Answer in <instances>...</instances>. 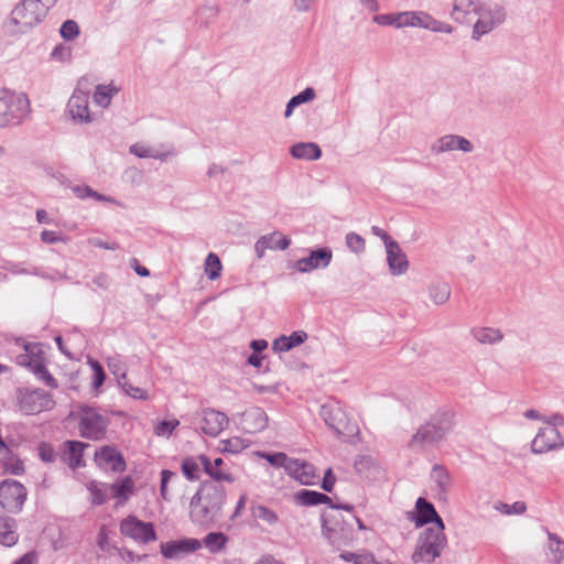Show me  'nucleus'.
Instances as JSON below:
<instances>
[{"label": "nucleus", "instance_id": "nucleus-1", "mask_svg": "<svg viewBox=\"0 0 564 564\" xmlns=\"http://www.w3.org/2000/svg\"><path fill=\"white\" fill-rule=\"evenodd\" d=\"M226 489L210 480L202 481L189 502L191 520L202 527H212L221 517L226 502Z\"/></svg>", "mask_w": 564, "mask_h": 564}, {"label": "nucleus", "instance_id": "nucleus-2", "mask_svg": "<svg viewBox=\"0 0 564 564\" xmlns=\"http://www.w3.org/2000/svg\"><path fill=\"white\" fill-rule=\"evenodd\" d=\"M455 413L449 408H440L412 435L409 447L434 446L442 442L454 427Z\"/></svg>", "mask_w": 564, "mask_h": 564}, {"label": "nucleus", "instance_id": "nucleus-3", "mask_svg": "<svg viewBox=\"0 0 564 564\" xmlns=\"http://www.w3.org/2000/svg\"><path fill=\"white\" fill-rule=\"evenodd\" d=\"M445 523L425 528L419 535L415 550L411 556L414 564L420 562L431 564L441 556L447 545Z\"/></svg>", "mask_w": 564, "mask_h": 564}, {"label": "nucleus", "instance_id": "nucleus-4", "mask_svg": "<svg viewBox=\"0 0 564 564\" xmlns=\"http://www.w3.org/2000/svg\"><path fill=\"white\" fill-rule=\"evenodd\" d=\"M68 419H78L79 435L90 441H102L110 423L107 416L85 403L77 405V412H69Z\"/></svg>", "mask_w": 564, "mask_h": 564}, {"label": "nucleus", "instance_id": "nucleus-5", "mask_svg": "<svg viewBox=\"0 0 564 564\" xmlns=\"http://www.w3.org/2000/svg\"><path fill=\"white\" fill-rule=\"evenodd\" d=\"M319 415L337 437L345 442L358 436L360 431L357 422L349 417L338 401L332 400L321 406Z\"/></svg>", "mask_w": 564, "mask_h": 564}, {"label": "nucleus", "instance_id": "nucleus-6", "mask_svg": "<svg viewBox=\"0 0 564 564\" xmlns=\"http://www.w3.org/2000/svg\"><path fill=\"white\" fill-rule=\"evenodd\" d=\"M321 522L324 535L338 549L349 545L356 539L352 523L346 521L339 511H324L321 514Z\"/></svg>", "mask_w": 564, "mask_h": 564}, {"label": "nucleus", "instance_id": "nucleus-7", "mask_svg": "<svg viewBox=\"0 0 564 564\" xmlns=\"http://www.w3.org/2000/svg\"><path fill=\"white\" fill-rule=\"evenodd\" d=\"M48 9L40 0H22L10 14L12 32L24 33L43 21Z\"/></svg>", "mask_w": 564, "mask_h": 564}, {"label": "nucleus", "instance_id": "nucleus-8", "mask_svg": "<svg viewBox=\"0 0 564 564\" xmlns=\"http://www.w3.org/2000/svg\"><path fill=\"white\" fill-rule=\"evenodd\" d=\"M15 404L25 415L52 410L55 401L52 394L41 388L19 387L15 389Z\"/></svg>", "mask_w": 564, "mask_h": 564}, {"label": "nucleus", "instance_id": "nucleus-9", "mask_svg": "<svg viewBox=\"0 0 564 564\" xmlns=\"http://www.w3.org/2000/svg\"><path fill=\"white\" fill-rule=\"evenodd\" d=\"M29 112L30 101L25 95L0 91V127L19 124Z\"/></svg>", "mask_w": 564, "mask_h": 564}, {"label": "nucleus", "instance_id": "nucleus-10", "mask_svg": "<svg viewBox=\"0 0 564 564\" xmlns=\"http://www.w3.org/2000/svg\"><path fill=\"white\" fill-rule=\"evenodd\" d=\"M26 497L28 490L20 481L11 478L0 481V507L7 512L20 513Z\"/></svg>", "mask_w": 564, "mask_h": 564}, {"label": "nucleus", "instance_id": "nucleus-11", "mask_svg": "<svg viewBox=\"0 0 564 564\" xmlns=\"http://www.w3.org/2000/svg\"><path fill=\"white\" fill-rule=\"evenodd\" d=\"M89 93L88 79L80 78L67 104L72 119L79 123L93 121V115L89 110Z\"/></svg>", "mask_w": 564, "mask_h": 564}, {"label": "nucleus", "instance_id": "nucleus-12", "mask_svg": "<svg viewBox=\"0 0 564 564\" xmlns=\"http://www.w3.org/2000/svg\"><path fill=\"white\" fill-rule=\"evenodd\" d=\"M120 533L138 543L148 544L158 540L153 522L140 520L134 514H129L120 521Z\"/></svg>", "mask_w": 564, "mask_h": 564}, {"label": "nucleus", "instance_id": "nucleus-13", "mask_svg": "<svg viewBox=\"0 0 564 564\" xmlns=\"http://www.w3.org/2000/svg\"><path fill=\"white\" fill-rule=\"evenodd\" d=\"M477 21L474 23L471 37L479 41L481 36L488 34L494 29L503 23L506 13L502 8L496 6L495 8L481 7L477 11Z\"/></svg>", "mask_w": 564, "mask_h": 564}, {"label": "nucleus", "instance_id": "nucleus-14", "mask_svg": "<svg viewBox=\"0 0 564 564\" xmlns=\"http://www.w3.org/2000/svg\"><path fill=\"white\" fill-rule=\"evenodd\" d=\"M294 501L296 505L305 507L327 505L330 510H345L350 513H352L355 510L354 505L334 502L333 499L326 494L310 489H301L300 491L295 492Z\"/></svg>", "mask_w": 564, "mask_h": 564}, {"label": "nucleus", "instance_id": "nucleus-15", "mask_svg": "<svg viewBox=\"0 0 564 564\" xmlns=\"http://www.w3.org/2000/svg\"><path fill=\"white\" fill-rule=\"evenodd\" d=\"M406 518L414 522L416 528H423L427 524L435 525L444 523L434 505L424 497L416 499L414 511H409Z\"/></svg>", "mask_w": 564, "mask_h": 564}, {"label": "nucleus", "instance_id": "nucleus-16", "mask_svg": "<svg viewBox=\"0 0 564 564\" xmlns=\"http://www.w3.org/2000/svg\"><path fill=\"white\" fill-rule=\"evenodd\" d=\"M563 447V436L554 426L541 427L531 443V451L534 454H544Z\"/></svg>", "mask_w": 564, "mask_h": 564}, {"label": "nucleus", "instance_id": "nucleus-17", "mask_svg": "<svg viewBox=\"0 0 564 564\" xmlns=\"http://www.w3.org/2000/svg\"><path fill=\"white\" fill-rule=\"evenodd\" d=\"M333 259V251L329 247H321L310 251L307 257L301 258L295 263V269L306 273L317 269H325Z\"/></svg>", "mask_w": 564, "mask_h": 564}, {"label": "nucleus", "instance_id": "nucleus-18", "mask_svg": "<svg viewBox=\"0 0 564 564\" xmlns=\"http://www.w3.org/2000/svg\"><path fill=\"white\" fill-rule=\"evenodd\" d=\"M200 546L202 542L199 540L194 538H183L161 543L160 549L163 557L172 560L193 553L200 549Z\"/></svg>", "mask_w": 564, "mask_h": 564}, {"label": "nucleus", "instance_id": "nucleus-19", "mask_svg": "<svg viewBox=\"0 0 564 564\" xmlns=\"http://www.w3.org/2000/svg\"><path fill=\"white\" fill-rule=\"evenodd\" d=\"M94 459L100 468L109 465L113 473H122L127 468L124 456L112 445H104L97 449Z\"/></svg>", "mask_w": 564, "mask_h": 564}, {"label": "nucleus", "instance_id": "nucleus-20", "mask_svg": "<svg viewBox=\"0 0 564 564\" xmlns=\"http://www.w3.org/2000/svg\"><path fill=\"white\" fill-rule=\"evenodd\" d=\"M202 415L200 429L208 436L216 437L229 423L227 414L215 409L206 408L202 411Z\"/></svg>", "mask_w": 564, "mask_h": 564}, {"label": "nucleus", "instance_id": "nucleus-21", "mask_svg": "<svg viewBox=\"0 0 564 564\" xmlns=\"http://www.w3.org/2000/svg\"><path fill=\"white\" fill-rule=\"evenodd\" d=\"M64 459L67 462L72 469H77L85 466L84 451L89 447L88 443L75 440H68L63 443Z\"/></svg>", "mask_w": 564, "mask_h": 564}, {"label": "nucleus", "instance_id": "nucleus-22", "mask_svg": "<svg viewBox=\"0 0 564 564\" xmlns=\"http://www.w3.org/2000/svg\"><path fill=\"white\" fill-rule=\"evenodd\" d=\"M245 430L249 433L261 432L268 426V415L260 406H254L243 413Z\"/></svg>", "mask_w": 564, "mask_h": 564}, {"label": "nucleus", "instance_id": "nucleus-23", "mask_svg": "<svg viewBox=\"0 0 564 564\" xmlns=\"http://www.w3.org/2000/svg\"><path fill=\"white\" fill-rule=\"evenodd\" d=\"M249 509L257 525L262 522L270 527H274L280 521L279 514L273 509L256 500L250 501Z\"/></svg>", "mask_w": 564, "mask_h": 564}, {"label": "nucleus", "instance_id": "nucleus-24", "mask_svg": "<svg viewBox=\"0 0 564 564\" xmlns=\"http://www.w3.org/2000/svg\"><path fill=\"white\" fill-rule=\"evenodd\" d=\"M197 459L203 465L204 471L215 481H228L232 482L235 480L234 476L229 473H224L219 469V467L224 464L223 458L218 457L214 460V463L210 462V459L204 455L200 454L197 456Z\"/></svg>", "mask_w": 564, "mask_h": 564}, {"label": "nucleus", "instance_id": "nucleus-25", "mask_svg": "<svg viewBox=\"0 0 564 564\" xmlns=\"http://www.w3.org/2000/svg\"><path fill=\"white\" fill-rule=\"evenodd\" d=\"M431 477L436 484L437 487V498L438 500H447V492L452 486V477L446 467L440 464H435L432 468Z\"/></svg>", "mask_w": 564, "mask_h": 564}, {"label": "nucleus", "instance_id": "nucleus-26", "mask_svg": "<svg viewBox=\"0 0 564 564\" xmlns=\"http://www.w3.org/2000/svg\"><path fill=\"white\" fill-rule=\"evenodd\" d=\"M307 339V333L304 330H294L291 335H281L275 338L272 344V349L279 352H285L294 347H297L305 343Z\"/></svg>", "mask_w": 564, "mask_h": 564}, {"label": "nucleus", "instance_id": "nucleus-27", "mask_svg": "<svg viewBox=\"0 0 564 564\" xmlns=\"http://www.w3.org/2000/svg\"><path fill=\"white\" fill-rule=\"evenodd\" d=\"M481 7L473 0H454L452 17L459 23L470 22L469 15H476Z\"/></svg>", "mask_w": 564, "mask_h": 564}, {"label": "nucleus", "instance_id": "nucleus-28", "mask_svg": "<svg viewBox=\"0 0 564 564\" xmlns=\"http://www.w3.org/2000/svg\"><path fill=\"white\" fill-rule=\"evenodd\" d=\"M19 540L15 519L0 513V544L13 546Z\"/></svg>", "mask_w": 564, "mask_h": 564}, {"label": "nucleus", "instance_id": "nucleus-29", "mask_svg": "<svg viewBox=\"0 0 564 564\" xmlns=\"http://www.w3.org/2000/svg\"><path fill=\"white\" fill-rule=\"evenodd\" d=\"M397 248H392L387 250V262L389 265V270L393 275H400L408 271L409 261L406 254L402 251L400 245L397 242Z\"/></svg>", "mask_w": 564, "mask_h": 564}, {"label": "nucleus", "instance_id": "nucleus-30", "mask_svg": "<svg viewBox=\"0 0 564 564\" xmlns=\"http://www.w3.org/2000/svg\"><path fill=\"white\" fill-rule=\"evenodd\" d=\"M290 153L294 159L315 161L322 156L318 143H293Z\"/></svg>", "mask_w": 564, "mask_h": 564}, {"label": "nucleus", "instance_id": "nucleus-31", "mask_svg": "<svg viewBox=\"0 0 564 564\" xmlns=\"http://www.w3.org/2000/svg\"><path fill=\"white\" fill-rule=\"evenodd\" d=\"M131 154L137 155L138 158H152L158 159L160 161H166L167 158L174 154L173 151H162L149 147L147 143H132L129 149Z\"/></svg>", "mask_w": 564, "mask_h": 564}, {"label": "nucleus", "instance_id": "nucleus-32", "mask_svg": "<svg viewBox=\"0 0 564 564\" xmlns=\"http://www.w3.org/2000/svg\"><path fill=\"white\" fill-rule=\"evenodd\" d=\"M120 91L113 83L107 85H97L93 95L94 102L101 107L107 108L111 104L112 98Z\"/></svg>", "mask_w": 564, "mask_h": 564}, {"label": "nucleus", "instance_id": "nucleus-33", "mask_svg": "<svg viewBox=\"0 0 564 564\" xmlns=\"http://www.w3.org/2000/svg\"><path fill=\"white\" fill-rule=\"evenodd\" d=\"M112 496L118 499L119 503L126 502L133 492L134 484L131 476H124L118 482L108 486Z\"/></svg>", "mask_w": 564, "mask_h": 564}, {"label": "nucleus", "instance_id": "nucleus-34", "mask_svg": "<svg viewBox=\"0 0 564 564\" xmlns=\"http://www.w3.org/2000/svg\"><path fill=\"white\" fill-rule=\"evenodd\" d=\"M471 334L475 339L481 344L492 345L499 343L503 338V334L500 329L490 327L474 328Z\"/></svg>", "mask_w": 564, "mask_h": 564}, {"label": "nucleus", "instance_id": "nucleus-35", "mask_svg": "<svg viewBox=\"0 0 564 564\" xmlns=\"http://www.w3.org/2000/svg\"><path fill=\"white\" fill-rule=\"evenodd\" d=\"M107 489H109L107 484L97 480H91L87 484V490L91 495L90 502L93 506H102L106 503L108 499Z\"/></svg>", "mask_w": 564, "mask_h": 564}, {"label": "nucleus", "instance_id": "nucleus-36", "mask_svg": "<svg viewBox=\"0 0 564 564\" xmlns=\"http://www.w3.org/2000/svg\"><path fill=\"white\" fill-rule=\"evenodd\" d=\"M248 447V442L239 436H232L219 442L218 449L223 454H238Z\"/></svg>", "mask_w": 564, "mask_h": 564}, {"label": "nucleus", "instance_id": "nucleus-37", "mask_svg": "<svg viewBox=\"0 0 564 564\" xmlns=\"http://www.w3.org/2000/svg\"><path fill=\"white\" fill-rule=\"evenodd\" d=\"M315 90L312 87L305 88L300 94L293 96L286 104L284 116L288 118L292 115L295 107L312 101L315 98Z\"/></svg>", "mask_w": 564, "mask_h": 564}, {"label": "nucleus", "instance_id": "nucleus-38", "mask_svg": "<svg viewBox=\"0 0 564 564\" xmlns=\"http://www.w3.org/2000/svg\"><path fill=\"white\" fill-rule=\"evenodd\" d=\"M223 271V264L219 257L209 252L205 259V273L207 278L212 281H215L220 278Z\"/></svg>", "mask_w": 564, "mask_h": 564}, {"label": "nucleus", "instance_id": "nucleus-39", "mask_svg": "<svg viewBox=\"0 0 564 564\" xmlns=\"http://www.w3.org/2000/svg\"><path fill=\"white\" fill-rule=\"evenodd\" d=\"M88 364L90 365L93 370L91 389L97 395L99 393V389L106 381L107 375L105 372L102 365L98 360L94 358H88Z\"/></svg>", "mask_w": 564, "mask_h": 564}, {"label": "nucleus", "instance_id": "nucleus-40", "mask_svg": "<svg viewBox=\"0 0 564 564\" xmlns=\"http://www.w3.org/2000/svg\"><path fill=\"white\" fill-rule=\"evenodd\" d=\"M197 460L193 456H187L182 460L181 470L189 481L198 480L200 477V468Z\"/></svg>", "mask_w": 564, "mask_h": 564}, {"label": "nucleus", "instance_id": "nucleus-41", "mask_svg": "<svg viewBox=\"0 0 564 564\" xmlns=\"http://www.w3.org/2000/svg\"><path fill=\"white\" fill-rule=\"evenodd\" d=\"M430 297L436 305L446 303L451 297V288L446 282L435 283L430 286Z\"/></svg>", "mask_w": 564, "mask_h": 564}, {"label": "nucleus", "instance_id": "nucleus-42", "mask_svg": "<svg viewBox=\"0 0 564 564\" xmlns=\"http://www.w3.org/2000/svg\"><path fill=\"white\" fill-rule=\"evenodd\" d=\"M228 538L223 532H209L204 539V545L212 552L217 553L225 547Z\"/></svg>", "mask_w": 564, "mask_h": 564}, {"label": "nucleus", "instance_id": "nucleus-43", "mask_svg": "<svg viewBox=\"0 0 564 564\" xmlns=\"http://www.w3.org/2000/svg\"><path fill=\"white\" fill-rule=\"evenodd\" d=\"M550 540L549 550L553 555V562L561 564L564 562V540H562L556 533L547 532Z\"/></svg>", "mask_w": 564, "mask_h": 564}, {"label": "nucleus", "instance_id": "nucleus-44", "mask_svg": "<svg viewBox=\"0 0 564 564\" xmlns=\"http://www.w3.org/2000/svg\"><path fill=\"white\" fill-rule=\"evenodd\" d=\"M339 557L345 562H352L354 564H373L376 560L375 555L370 552H365L361 554L341 552Z\"/></svg>", "mask_w": 564, "mask_h": 564}, {"label": "nucleus", "instance_id": "nucleus-45", "mask_svg": "<svg viewBox=\"0 0 564 564\" xmlns=\"http://www.w3.org/2000/svg\"><path fill=\"white\" fill-rule=\"evenodd\" d=\"M316 477L317 476L315 474L314 465L303 460V465L302 468L300 469L297 481L305 486H312L315 485Z\"/></svg>", "mask_w": 564, "mask_h": 564}, {"label": "nucleus", "instance_id": "nucleus-46", "mask_svg": "<svg viewBox=\"0 0 564 564\" xmlns=\"http://www.w3.org/2000/svg\"><path fill=\"white\" fill-rule=\"evenodd\" d=\"M345 240H346V246H347V248H348L351 252H354V253H357V254H358V253H361V252H364V251H365V248H366V241H365V239H364L360 235H358V234H356V232H352V231H351V232H348V234L346 235Z\"/></svg>", "mask_w": 564, "mask_h": 564}, {"label": "nucleus", "instance_id": "nucleus-47", "mask_svg": "<svg viewBox=\"0 0 564 564\" xmlns=\"http://www.w3.org/2000/svg\"><path fill=\"white\" fill-rule=\"evenodd\" d=\"M453 150L471 152L474 150V143H441L440 145L433 144L431 148V151L436 154Z\"/></svg>", "mask_w": 564, "mask_h": 564}, {"label": "nucleus", "instance_id": "nucleus-48", "mask_svg": "<svg viewBox=\"0 0 564 564\" xmlns=\"http://www.w3.org/2000/svg\"><path fill=\"white\" fill-rule=\"evenodd\" d=\"M178 420H162L160 421L155 427L154 433L158 436H171L173 431L178 426Z\"/></svg>", "mask_w": 564, "mask_h": 564}, {"label": "nucleus", "instance_id": "nucleus-49", "mask_svg": "<svg viewBox=\"0 0 564 564\" xmlns=\"http://www.w3.org/2000/svg\"><path fill=\"white\" fill-rule=\"evenodd\" d=\"M119 386L123 389V391L131 398L137 400H148L149 394L144 389L139 387H133L131 383L124 381L122 382L120 379L118 380Z\"/></svg>", "mask_w": 564, "mask_h": 564}, {"label": "nucleus", "instance_id": "nucleus-50", "mask_svg": "<svg viewBox=\"0 0 564 564\" xmlns=\"http://www.w3.org/2000/svg\"><path fill=\"white\" fill-rule=\"evenodd\" d=\"M59 33L64 40L72 41L79 34V26L74 20H66L62 24Z\"/></svg>", "mask_w": 564, "mask_h": 564}, {"label": "nucleus", "instance_id": "nucleus-51", "mask_svg": "<svg viewBox=\"0 0 564 564\" xmlns=\"http://www.w3.org/2000/svg\"><path fill=\"white\" fill-rule=\"evenodd\" d=\"M412 26H420L430 30L432 17L429 13L422 11H411Z\"/></svg>", "mask_w": 564, "mask_h": 564}, {"label": "nucleus", "instance_id": "nucleus-52", "mask_svg": "<svg viewBox=\"0 0 564 564\" xmlns=\"http://www.w3.org/2000/svg\"><path fill=\"white\" fill-rule=\"evenodd\" d=\"M497 509L506 514H522L527 510V505L523 501H516L512 505L500 503Z\"/></svg>", "mask_w": 564, "mask_h": 564}, {"label": "nucleus", "instance_id": "nucleus-53", "mask_svg": "<svg viewBox=\"0 0 564 564\" xmlns=\"http://www.w3.org/2000/svg\"><path fill=\"white\" fill-rule=\"evenodd\" d=\"M371 232L383 241L386 249H390V251H392V248H397V241L392 239L391 236L384 229L378 226H372Z\"/></svg>", "mask_w": 564, "mask_h": 564}, {"label": "nucleus", "instance_id": "nucleus-54", "mask_svg": "<svg viewBox=\"0 0 564 564\" xmlns=\"http://www.w3.org/2000/svg\"><path fill=\"white\" fill-rule=\"evenodd\" d=\"M39 455L40 458L45 463H53L56 458V453L54 447L45 442H42L39 445Z\"/></svg>", "mask_w": 564, "mask_h": 564}, {"label": "nucleus", "instance_id": "nucleus-55", "mask_svg": "<svg viewBox=\"0 0 564 564\" xmlns=\"http://www.w3.org/2000/svg\"><path fill=\"white\" fill-rule=\"evenodd\" d=\"M303 460L297 458L289 457L288 462L285 463L283 469L288 475H290L292 478L297 480L300 469L302 468Z\"/></svg>", "mask_w": 564, "mask_h": 564}, {"label": "nucleus", "instance_id": "nucleus-56", "mask_svg": "<svg viewBox=\"0 0 564 564\" xmlns=\"http://www.w3.org/2000/svg\"><path fill=\"white\" fill-rule=\"evenodd\" d=\"M272 238H276V232L264 235L256 242L254 250L258 258H262L268 247H271L269 243H271L270 240H272Z\"/></svg>", "mask_w": 564, "mask_h": 564}, {"label": "nucleus", "instance_id": "nucleus-57", "mask_svg": "<svg viewBox=\"0 0 564 564\" xmlns=\"http://www.w3.org/2000/svg\"><path fill=\"white\" fill-rule=\"evenodd\" d=\"M267 460L271 466L276 468H283L285 463L288 462L289 456L285 453H270L265 455Z\"/></svg>", "mask_w": 564, "mask_h": 564}, {"label": "nucleus", "instance_id": "nucleus-58", "mask_svg": "<svg viewBox=\"0 0 564 564\" xmlns=\"http://www.w3.org/2000/svg\"><path fill=\"white\" fill-rule=\"evenodd\" d=\"M276 232V238H272L270 240L271 247H268V249H274V250H286L291 245V239L286 236L281 235L280 232Z\"/></svg>", "mask_w": 564, "mask_h": 564}, {"label": "nucleus", "instance_id": "nucleus-59", "mask_svg": "<svg viewBox=\"0 0 564 564\" xmlns=\"http://www.w3.org/2000/svg\"><path fill=\"white\" fill-rule=\"evenodd\" d=\"M336 482V476L333 469L329 467L325 470L321 488L326 492H332Z\"/></svg>", "mask_w": 564, "mask_h": 564}, {"label": "nucleus", "instance_id": "nucleus-60", "mask_svg": "<svg viewBox=\"0 0 564 564\" xmlns=\"http://www.w3.org/2000/svg\"><path fill=\"white\" fill-rule=\"evenodd\" d=\"M46 365L39 355H36L32 361V365L30 367V370L36 376L40 377L42 373L46 370Z\"/></svg>", "mask_w": 564, "mask_h": 564}, {"label": "nucleus", "instance_id": "nucleus-61", "mask_svg": "<svg viewBox=\"0 0 564 564\" xmlns=\"http://www.w3.org/2000/svg\"><path fill=\"white\" fill-rule=\"evenodd\" d=\"M41 240L45 243H56L63 241L59 232L53 230H43L41 232Z\"/></svg>", "mask_w": 564, "mask_h": 564}, {"label": "nucleus", "instance_id": "nucleus-62", "mask_svg": "<svg viewBox=\"0 0 564 564\" xmlns=\"http://www.w3.org/2000/svg\"><path fill=\"white\" fill-rule=\"evenodd\" d=\"M412 26L411 11L395 14V28Z\"/></svg>", "mask_w": 564, "mask_h": 564}, {"label": "nucleus", "instance_id": "nucleus-63", "mask_svg": "<svg viewBox=\"0 0 564 564\" xmlns=\"http://www.w3.org/2000/svg\"><path fill=\"white\" fill-rule=\"evenodd\" d=\"M373 22L379 25H394L395 26V14H377L373 17Z\"/></svg>", "mask_w": 564, "mask_h": 564}, {"label": "nucleus", "instance_id": "nucleus-64", "mask_svg": "<svg viewBox=\"0 0 564 564\" xmlns=\"http://www.w3.org/2000/svg\"><path fill=\"white\" fill-rule=\"evenodd\" d=\"M543 422H545L546 426H554L557 429L558 425H564V415L561 413H554L551 416H544Z\"/></svg>", "mask_w": 564, "mask_h": 564}]
</instances>
